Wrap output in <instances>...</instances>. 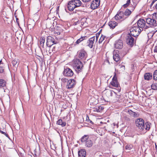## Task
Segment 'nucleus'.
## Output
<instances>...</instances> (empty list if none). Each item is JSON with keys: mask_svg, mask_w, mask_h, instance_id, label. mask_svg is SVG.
Segmentation results:
<instances>
[{"mask_svg": "<svg viewBox=\"0 0 157 157\" xmlns=\"http://www.w3.org/2000/svg\"><path fill=\"white\" fill-rule=\"evenodd\" d=\"M104 109L102 106H100L94 109V111L99 112Z\"/></svg>", "mask_w": 157, "mask_h": 157, "instance_id": "obj_28", "label": "nucleus"}, {"mask_svg": "<svg viewBox=\"0 0 157 157\" xmlns=\"http://www.w3.org/2000/svg\"><path fill=\"white\" fill-rule=\"evenodd\" d=\"M147 23L150 27L156 26H157V22L155 19L152 17V18H147L146 19Z\"/></svg>", "mask_w": 157, "mask_h": 157, "instance_id": "obj_7", "label": "nucleus"}, {"mask_svg": "<svg viewBox=\"0 0 157 157\" xmlns=\"http://www.w3.org/2000/svg\"><path fill=\"white\" fill-rule=\"evenodd\" d=\"M105 94L109 97H112L113 94H116V93L114 91L111 90L107 91Z\"/></svg>", "mask_w": 157, "mask_h": 157, "instance_id": "obj_26", "label": "nucleus"}, {"mask_svg": "<svg viewBox=\"0 0 157 157\" xmlns=\"http://www.w3.org/2000/svg\"><path fill=\"white\" fill-rule=\"evenodd\" d=\"M146 24L145 21L143 19H140L137 22L138 27L142 28L144 27Z\"/></svg>", "mask_w": 157, "mask_h": 157, "instance_id": "obj_16", "label": "nucleus"}, {"mask_svg": "<svg viewBox=\"0 0 157 157\" xmlns=\"http://www.w3.org/2000/svg\"><path fill=\"white\" fill-rule=\"evenodd\" d=\"M121 68H122V67L124 69H125V67H124V66H123V65L121 66Z\"/></svg>", "mask_w": 157, "mask_h": 157, "instance_id": "obj_45", "label": "nucleus"}, {"mask_svg": "<svg viewBox=\"0 0 157 157\" xmlns=\"http://www.w3.org/2000/svg\"><path fill=\"white\" fill-rule=\"evenodd\" d=\"M90 122L91 123H92V121H90Z\"/></svg>", "mask_w": 157, "mask_h": 157, "instance_id": "obj_51", "label": "nucleus"}, {"mask_svg": "<svg viewBox=\"0 0 157 157\" xmlns=\"http://www.w3.org/2000/svg\"><path fill=\"white\" fill-rule=\"evenodd\" d=\"M45 42L44 39L43 38L41 39L40 41V46L42 47H43L44 45V43Z\"/></svg>", "mask_w": 157, "mask_h": 157, "instance_id": "obj_34", "label": "nucleus"}, {"mask_svg": "<svg viewBox=\"0 0 157 157\" xmlns=\"http://www.w3.org/2000/svg\"><path fill=\"white\" fill-rule=\"evenodd\" d=\"M124 13L123 11H119L115 16L114 18L117 21L121 22L124 21L127 17H125Z\"/></svg>", "mask_w": 157, "mask_h": 157, "instance_id": "obj_6", "label": "nucleus"}, {"mask_svg": "<svg viewBox=\"0 0 157 157\" xmlns=\"http://www.w3.org/2000/svg\"><path fill=\"white\" fill-rule=\"evenodd\" d=\"M0 132L4 135L7 137H9V136L8 134L6 133L5 132L0 130Z\"/></svg>", "mask_w": 157, "mask_h": 157, "instance_id": "obj_38", "label": "nucleus"}, {"mask_svg": "<svg viewBox=\"0 0 157 157\" xmlns=\"http://www.w3.org/2000/svg\"><path fill=\"white\" fill-rule=\"evenodd\" d=\"M58 43V39L56 36H48L47 37L46 45L48 46L51 47L53 44H56Z\"/></svg>", "mask_w": 157, "mask_h": 157, "instance_id": "obj_4", "label": "nucleus"}, {"mask_svg": "<svg viewBox=\"0 0 157 157\" xmlns=\"http://www.w3.org/2000/svg\"><path fill=\"white\" fill-rule=\"evenodd\" d=\"M133 147V146L131 144H127L125 147V148L126 149L130 150L132 149Z\"/></svg>", "mask_w": 157, "mask_h": 157, "instance_id": "obj_36", "label": "nucleus"}, {"mask_svg": "<svg viewBox=\"0 0 157 157\" xmlns=\"http://www.w3.org/2000/svg\"><path fill=\"white\" fill-rule=\"evenodd\" d=\"M144 77L145 80H149L152 79V75L150 73H146L144 75Z\"/></svg>", "mask_w": 157, "mask_h": 157, "instance_id": "obj_21", "label": "nucleus"}, {"mask_svg": "<svg viewBox=\"0 0 157 157\" xmlns=\"http://www.w3.org/2000/svg\"><path fill=\"white\" fill-rule=\"evenodd\" d=\"M81 141L82 143L85 142L86 146L88 147H91L93 145V142L91 138L88 135H84L81 138Z\"/></svg>", "mask_w": 157, "mask_h": 157, "instance_id": "obj_3", "label": "nucleus"}, {"mask_svg": "<svg viewBox=\"0 0 157 157\" xmlns=\"http://www.w3.org/2000/svg\"><path fill=\"white\" fill-rule=\"evenodd\" d=\"M126 42L127 44L132 47L133 46L134 43V39L131 35L128 34L126 39Z\"/></svg>", "mask_w": 157, "mask_h": 157, "instance_id": "obj_9", "label": "nucleus"}, {"mask_svg": "<svg viewBox=\"0 0 157 157\" xmlns=\"http://www.w3.org/2000/svg\"><path fill=\"white\" fill-rule=\"evenodd\" d=\"M144 121L142 118H139L137 119L136 121V126L140 129L144 130Z\"/></svg>", "mask_w": 157, "mask_h": 157, "instance_id": "obj_8", "label": "nucleus"}, {"mask_svg": "<svg viewBox=\"0 0 157 157\" xmlns=\"http://www.w3.org/2000/svg\"><path fill=\"white\" fill-rule=\"evenodd\" d=\"M131 13L132 11L128 9H127L125 10L124 14L125 16H128L131 14Z\"/></svg>", "mask_w": 157, "mask_h": 157, "instance_id": "obj_29", "label": "nucleus"}, {"mask_svg": "<svg viewBox=\"0 0 157 157\" xmlns=\"http://www.w3.org/2000/svg\"><path fill=\"white\" fill-rule=\"evenodd\" d=\"M82 2L80 0H73L69 2L67 7L68 10L70 11H73L75 8L81 6Z\"/></svg>", "mask_w": 157, "mask_h": 157, "instance_id": "obj_1", "label": "nucleus"}, {"mask_svg": "<svg viewBox=\"0 0 157 157\" xmlns=\"http://www.w3.org/2000/svg\"><path fill=\"white\" fill-rule=\"evenodd\" d=\"M131 2V0H127V3L123 5V6L124 8H126L129 5Z\"/></svg>", "mask_w": 157, "mask_h": 157, "instance_id": "obj_35", "label": "nucleus"}, {"mask_svg": "<svg viewBox=\"0 0 157 157\" xmlns=\"http://www.w3.org/2000/svg\"><path fill=\"white\" fill-rule=\"evenodd\" d=\"M118 23L115 21H111L108 23L109 25L112 29H114L117 25Z\"/></svg>", "mask_w": 157, "mask_h": 157, "instance_id": "obj_22", "label": "nucleus"}, {"mask_svg": "<svg viewBox=\"0 0 157 157\" xmlns=\"http://www.w3.org/2000/svg\"><path fill=\"white\" fill-rule=\"evenodd\" d=\"M6 82L3 79H0V88H3L6 86Z\"/></svg>", "mask_w": 157, "mask_h": 157, "instance_id": "obj_23", "label": "nucleus"}, {"mask_svg": "<svg viewBox=\"0 0 157 157\" xmlns=\"http://www.w3.org/2000/svg\"><path fill=\"white\" fill-rule=\"evenodd\" d=\"M123 42L121 40H118L116 41L115 44V47L117 49H121L123 48Z\"/></svg>", "mask_w": 157, "mask_h": 157, "instance_id": "obj_15", "label": "nucleus"}, {"mask_svg": "<svg viewBox=\"0 0 157 157\" xmlns=\"http://www.w3.org/2000/svg\"><path fill=\"white\" fill-rule=\"evenodd\" d=\"M128 113L131 117H138L139 116V114L138 113L134 112L130 109L128 110Z\"/></svg>", "mask_w": 157, "mask_h": 157, "instance_id": "obj_19", "label": "nucleus"}, {"mask_svg": "<svg viewBox=\"0 0 157 157\" xmlns=\"http://www.w3.org/2000/svg\"><path fill=\"white\" fill-rule=\"evenodd\" d=\"M76 82V81L74 79H70L67 81L66 85V87L67 89H70L74 87L75 85Z\"/></svg>", "mask_w": 157, "mask_h": 157, "instance_id": "obj_10", "label": "nucleus"}, {"mask_svg": "<svg viewBox=\"0 0 157 157\" xmlns=\"http://www.w3.org/2000/svg\"><path fill=\"white\" fill-rule=\"evenodd\" d=\"M141 29L138 27L133 26L130 29L131 35L132 36L136 37L138 36L141 32Z\"/></svg>", "mask_w": 157, "mask_h": 157, "instance_id": "obj_5", "label": "nucleus"}, {"mask_svg": "<svg viewBox=\"0 0 157 157\" xmlns=\"http://www.w3.org/2000/svg\"><path fill=\"white\" fill-rule=\"evenodd\" d=\"M14 15L15 17L16 18V22L17 23V24H18V25H19V19L18 18H17V16L15 15V14H14Z\"/></svg>", "mask_w": 157, "mask_h": 157, "instance_id": "obj_40", "label": "nucleus"}, {"mask_svg": "<svg viewBox=\"0 0 157 157\" xmlns=\"http://www.w3.org/2000/svg\"><path fill=\"white\" fill-rule=\"evenodd\" d=\"M78 57L81 59H85L87 56V54L86 51L84 50H81L78 52Z\"/></svg>", "mask_w": 157, "mask_h": 157, "instance_id": "obj_14", "label": "nucleus"}, {"mask_svg": "<svg viewBox=\"0 0 157 157\" xmlns=\"http://www.w3.org/2000/svg\"><path fill=\"white\" fill-rule=\"evenodd\" d=\"M105 38V36L101 35V36L99 40V43L101 44V43L104 40Z\"/></svg>", "mask_w": 157, "mask_h": 157, "instance_id": "obj_31", "label": "nucleus"}, {"mask_svg": "<svg viewBox=\"0 0 157 157\" xmlns=\"http://www.w3.org/2000/svg\"><path fill=\"white\" fill-rule=\"evenodd\" d=\"M100 0H93L90 5L91 8L93 10L97 8L100 5Z\"/></svg>", "mask_w": 157, "mask_h": 157, "instance_id": "obj_11", "label": "nucleus"}, {"mask_svg": "<svg viewBox=\"0 0 157 157\" xmlns=\"http://www.w3.org/2000/svg\"><path fill=\"white\" fill-rule=\"evenodd\" d=\"M98 36H97V35H96V40H97V39H98Z\"/></svg>", "mask_w": 157, "mask_h": 157, "instance_id": "obj_49", "label": "nucleus"}, {"mask_svg": "<svg viewBox=\"0 0 157 157\" xmlns=\"http://www.w3.org/2000/svg\"><path fill=\"white\" fill-rule=\"evenodd\" d=\"M151 125V124L150 122H147L144 124V129H145L146 130H149Z\"/></svg>", "mask_w": 157, "mask_h": 157, "instance_id": "obj_24", "label": "nucleus"}, {"mask_svg": "<svg viewBox=\"0 0 157 157\" xmlns=\"http://www.w3.org/2000/svg\"><path fill=\"white\" fill-rule=\"evenodd\" d=\"M17 60L15 59L13 60L12 62V64L13 65V66L15 67L16 66H17L18 64H17Z\"/></svg>", "mask_w": 157, "mask_h": 157, "instance_id": "obj_32", "label": "nucleus"}, {"mask_svg": "<svg viewBox=\"0 0 157 157\" xmlns=\"http://www.w3.org/2000/svg\"><path fill=\"white\" fill-rule=\"evenodd\" d=\"M113 59L116 62H118L120 59V56L119 54L118 51H114L113 55Z\"/></svg>", "mask_w": 157, "mask_h": 157, "instance_id": "obj_17", "label": "nucleus"}, {"mask_svg": "<svg viewBox=\"0 0 157 157\" xmlns=\"http://www.w3.org/2000/svg\"><path fill=\"white\" fill-rule=\"evenodd\" d=\"M155 7L156 9L157 10V3L156 4Z\"/></svg>", "mask_w": 157, "mask_h": 157, "instance_id": "obj_47", "label": "nucleus"}, {"mask_svg": "<svg viewBox=\"0 0 157 157\" xmlns=\"http://www.w3.org/2000/svg\"><path fill=\"white\" fill-rule=\"evenodd\" d=\"M155 144V148L156 149H157V146L156 143Z\"/></svg>", "mask_w": 157, "mask_h": 157, "instance_id": "obj_46", "label": "nucleus"}, {"mask_svg": "<svg viewBox=\"0 0 157 157\" xmlns=\"http://www.w3.org/2000/svg\"><path fill=\"white\" fill-rule=\"evenodd\" d=\"M95 36L91 37L87 42L88 46L90 48H92L93 46V44L95 40Z\"/></svg>", "mask_w": 157, "mask_h": 157, "instance_id": "obj_18", "label": "nucleus"}, {"mask_svg": "<svg viewBox=\"0 0 157 157\" xmlns=\"http://www.w3.org/2000/svg\"><path fill=\"white\" fill-rule=\"evenodd\" d=\"M2 62V60H0V64H1Z\"/></svg>", "mask_w": 157, "mask_h": 157, "instance_id": "obj_50", "label": "nucleus"}, {"mask_svg": "<svg viewBox=\"0 0 157 157\" xmlns=\"http://www.w3.org/2000/svg\"><path fill=\"white\" fill-rule=\"evenodd\" d=\"M82 1L85 2H89L90 0H82Z\"/></svg>", "mask_w": 157, "mask_h": 157, "instance_id": "obj_43", "label": "nucleus"}, {"mask_svg": "<svg viewBox=\"0 0 157 157\" xmlns=\"http://www.w3.org/2000/svg\"><path fill=\"white\" fill-rule=\"evenodd\" d=\"M79 22L78 21H76V22H75V23L74 24V25H77L78 24H79Z\"/></svg>", "mask_w": 157, "mask_h": 157, "instance_id": "obj_42", "label": "nucleus"}, {"mask_svg": "<svg viewBox=\"0 0 157 157\" xmlns=\"http://www.w3.org/2000/svg\"><path fill=\"white\" fill-rule=\"evenodd\" d=\"M63 74L64 75L66 76L71 77L73 75L74 73L71 69L66 68L64 69Z\"/></svg>", "mask_w": 157, "mask_h": 157, "instance_id": "obj_12", "label": "nucleus"}, {"mask_svg": "<svg viewBox=\"0 0 157 157\" xmlns=\"http://www.w3.org/2000/svg\"><path fill=\"white\" fill-rule=\"evenodd\" d=\"M151 88L154 90L157 89V83H153L151 86Z\"/></svg>", "mask_w": 157, "mask_h": 157, "instance_id": "obj_33", "label": "nucleus"}, {"mask_svg": "<svg viewBox=\"0 0 157 157\" xmlns=\"http://www.w3.org/2000/svg\"><path fill=\"white\" fill-rule=\"evenodd\" d=\"M87 38V37L86 36H82L80 38L78 39L77 41L75 43L77 44H79L80 43L81 41L84 40H86Z\"/></svg>", "mask_w": 157, "mask_h": 157, "instance_id": "obj_27", "label": "nucleus"}, {"mask_svg": "<svg viewBox=\"0 0 157 157\" xmlns=\"http://www.w3.org/2000/svg\"><path fill=\"white\" fill-rule=\"evenodd\" d=\"M57 124L58 125H61L62 127H63L66 125V122L63 121L62 120L59 119L57 121Z\"/></svg>", "mask_w": 157, "mask_h": 157, "instance_id": "obj_25", "label": "nucleus"}, {"mask_svg": "<svg viewBox=\"0 0 157 157\" xmlns=\"http://www.w3.org/2000/svg\"><path fill=\"white\" fill-rule=\"evenodd\" d=\"M154 52H156L157 53V46H156L155 47V49H154Z\"/></svg>", "mask_w": 157, "mask_h": 157, "instance_id": "obj_41", "label": "nucleus"}, {"mask_svg": "<svg viewBox=\"0 0 157 157\" xmlns=\"http://www.w3.org/2000/svg\"><path fill=\"white\" fill-rule=\"evenodd\" d=\"M114 76L112 78V82H111V85L113 86L118 87L119 84L117 81V77L116 76V74L115 72H114Z\"/></svg>", "mask_w": 157, "mask_h": 157, "instance_id": "obj_13", "label": "nucleus"}, {"mask_svg": "<svg viewBox=\"0 0 157 157\" xmlns=\"http://www.w3.org/2000/svg\"><path fill=\"white\" fill-rule=\"evenodd\" d=\"M153 78L155 80H157V70H155L153 74Z\"/></svg>", "mask_w": 157, "mask_h": 157, "instance_id": "obj_30", "label": "nucleus"}, {"mask_svg": "<svg viewBox=\"0 0 157 157\" xmlns=\"http://www.w3.org/2000/svg\"><path fill=\"white\" fill-rule=\"evenodd\" d=\"M73 67L75 71L79 73L82 71L83 65L82 62L78 59H75L74 60Z\"/></svg>", "mask_w": 157, "mask_h": 157, "instance_id": "obj_2", "label": "nucleus"}, {"mask_svg": "<svg viewBox=\"0 0 157 157\" xmlns=\"http://www.w3.org/2000/svg\"><path fill=\"white\" fill-rule=\"evenodd\" d=\"M4 67L2 66H0V73H3L4 72Z\"/></svg>", "mask_w": 157, "mask_h": 157, "instance_id": "obj_37", "label": "nucleus"}, {"mask_svg": "<svg viewBox=\"0 0 157 157\" xmlns=\"http://www.w3.org/2000/svg\"><path fill=\"white\" fill-rule=\"evenodd\" d=\"M135 6H134V7H133V9H132V10H133L135 9Z\"/></svg>", "mask_w": 157, "mask_h": 157, "instance_id": "obj_48", "label": "nucleus"}, {"mask_svg": "<svg viewBox=\"0 0 157 157\" xmlns=\"http://www.w3.org/2000/svg\"><path fill=\"white\" fill-rule=\"evenodd\" d=\"M78 155L79 157H85L86 152L85 150L81 149L78 152Z\"/></svg>", "mask_w": 157, "mask_h": 157, "instance_id": "obj_20", "label": "nucleus"}, {"mask_svg": "<svg viewBox=\"0 0 157 157\" xmlns=\"http://www.w3.org/2000/svg\"><path fill=\"white\" fill-rule=\"evenodd\" d=\"M68 80L67 79H66V78H62L61 79L62 81L63 82H67V81Z\"/></svg>", "mask_w": 157, "mask_h": 157, "instance_id": "obj_39", "label": "nucleus"}, {"mask_svg": "<svg viewBox=\"0 0 157 157\" xmlns=\"http://www.w3.org/2000/svg\"><path fill=\"white\" fill-rule=\"evenodd\" d=\"M156 1V0H154L151 2V6H152V5H153V4L154 3V2H155V1Z\"/></svg>", "mask_w": 157, "mask_h": 157, "instance_id": "obj_44", "label": "nucleus"}]
</instances>
